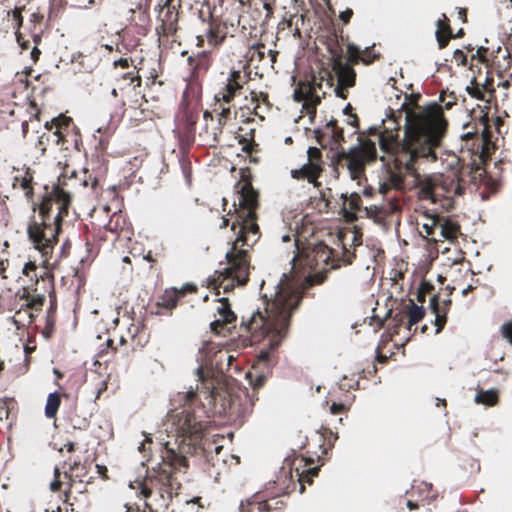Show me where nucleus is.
Instances as JSON below:
<instances>
[{"instance_id":"nucleus-1","label":"nucleus","mask_w":512,"mask_h":512,"mask_svg":"<svg viewBox=\"0 0 512 512\" xmlns=\"http://www.w3.org/2000/svg\"><path fill=\"white\" fill-rule=\"evenodd\" d=\"M421 94L405 95V100L399 108V117H404V137L399 143L400 155L397 165L406 174L417 177L415 162L425 158L437 161V148L442 144L447 121L436 102L421 107L418 101Z\"/></svg>"},{"instance_id":"nucleus-2","label":"nucleus","mask_w":512,"mask_h":512,"mask_svg":"<svg viewBox=\"0 0 512 512\" xmlns=\"http://www.w3.org/2000/svg\"><path fill=\"white\" fill-rule=\"evenodd\" d=\"M280 279L275 286L273 297L262 296L263 310H255L246 323L247 331L254 336L268 338V348L262 349L257 355V364L253 371L246 373V379L253 390L261 388L275 365L272 353L280 346L285 338L292 313L301 303V296L293 291L284 290Z\"/></svg>"},{"instance_id":"nucleus-3","label":"nucleus","mask_w":512,"mask_h":512,"mask_svg":"<svg viewBox=\"0 0 512 512\" xmlns=\"http://www.w3.org/2000/svg\"><path fill=\"white\" fill-rule=\"evenodd\" d=\"M203 393L215 414L235 420H243L251 414L254 402L258 399L254 393L251 396L247 388L236 394L226 388L212 387Z\"/></svg>"},{"instance_id":"nucleus-4","label":"nucleus","mask_w":512,"mask_h":512,"mask_svg":"<svg viewBox=\"0 0 512 512\" xmlns=\"http://www.w3.org/2000/svg\"><path fill=\"white\" fill-rule=\"evenodd\" d=\"M239 206L241 216L239 232L233 248L241 243L242 246L252 247L259 239V227L256 222V209L258 207V192L251 186L244 184L239 192Z\"/></svg>"},{"instance_id":"nucleus-5","label":"nucleus","mask_w":512,"mask_h":512,"mask_svg":"<svg viewBox=\"0 0 512 512\" xmlns=\"http://www.w3.org/2000/svg\"><path fill=\"white\" fill-rule=\"evenodd\" d=\"M316 141L325 146L326 142L332 145L331 150H336V154L344 157L347 160V167L351 173L359 170L364 161L365 156L362 152V145L358 143L352 146L348 151L341 147V142L344 141V131L337 126V121L331 118L326 122L324 128H316L314 130Z\"/></svg>"},{"instance_id":"nucleus-6","label":"nucleus","mask_w":512,"mask_h":512,"mask_svg":"<svg viewBox=\"0 0 512 512\" xmlns=\"http://www.w3.org/2000/svg\"><path fill=\"white\" fill-rule=\"evenodd\" d=\"M64 217L56 215L50 228L33 220L27 227V235L34 248L41 253L45 262L52 257L53 249L58 243V236L62 231Z\"/></svg>"},{"instance_id":"nucleus-7","label":"nucleus","mask_w":512,"mask_h":512,"mask_svg":"<svg viewBox=\"0 0 512 512\" xmlns=\"http://www.w3.org/2000/svg\"><path fill=\"white\" fill-rule=\"evenodd\" d=\"M163 460L170 467V470L159 467V484H160V497L164 499L165 494L171 500L173 497V491L177 495V490L181 488V483L177 482L173 478V474L180 471L181 468L187 469L189 467V461L187 457L179 453L174 448L169 447V443H165V455Z\"/></svg>"},{"instance_id":"nucleus-8","label":"nucleus","mask_w":512,"mask_h":512,"mask_svg":"<svg viewBox=\"0 0 512 512\" xmlns=\"http://www.w3.org/2000/svg\"><path fill=\"white\" fill-rule=\"evenodd\" d=\"M228 267L224 269L226 277L231 280V284L224 287V292H228L235 284L244 286L249 280L250 262L248 259V251L245 249H237L235 252L228 251L225 254Z\"/></svg>"},{"instance_id":"nucleus-9","label":"nucleus","mask_w":512,"mask_h":512,"mask_svg":"<svg viewBox=\"0 0 512 512\" xmlns=\"http://www.w3.org/2000/svg\"><path fill=\"white\" fill-rule=\"evenodd\" d=\"M171 421L179 437L193 438L200 433V423L196 421L193 415L185 410L171 415Z\"/></svg>"},{"instance_id":"nucleus-10","label":"nucleus","mask_w":512,"mask_h":512,"mask_svg":"<svg viewBox=\"0 0 512 512\" xmlns=\"http://www.w3.org/2000/svg\"><path fill=\"white\" fill-rule=\"evenodd\" d=\"M182 290H187L189 292H194L196 290V286L194 284H186L182 287L181 290H178L176 288H172L171 290H166L163 297L162 302L158 303V307L156 311H152V314L160 315L161 307L164 306L168 310H172L176 308L178 304L179 297L183 295Z\"/></svg>"},{"instance_id":"nucleus-11","label":"nucleus","mask_w":512,"mask_h":512,"mask_svg":"<svg viewBox=\"0 0 512 512\" xmlns=\"http://www.w3.org/2000/svg\"><path fill=\"white\" fill-rule=\"evenodd\" d=\"M221 305L217 308L219 319L210 323L212 331L217 332L218 327L224 324H233L236 321V314L232 311L227 298H221Z\"/></svg>"},{"instance_id":"nucleus-12","label":"nucleus","mask_w":512,"mask_h":512,"mask_svg":"<svg viewBox=\"0 0 512 512\" xmlns=\"http://www.w3.org/2000/svg\"><path fill=\"white\" fill-rule=\"evenodd\" d=\"M429 309L435 315L434 319L431 321V323L436 326L435 334H439L447 322V309H441L438 294H434L430 298Z\"/></svg>"},{"instance_id":"nucleus-13","label":"nucleus","mask_w":512,"mask_h":512,"mask_svg":"<svg viewBox=\"0 0 512 512\" xmlns=\"http://www.w3.org/2000/svg\"><path fill=\"white\" fill-rule=\"evenodd\" d=\"M315 152L318 153V149L316 147L310 146L307 150V153ZM299 170L303 173L304 177L308 180L309 183H314L316 179L320 176L322 167L321 163L312 162L310 156L307 158L306 163H304Z\"/></svg>"},{"instance_id":"nucleus-14","label":"nucleus","mask_w":512,"mask_h":512,"mask_svg":"<svg viewBox=\"0 0 512 512\" xmlns=\"http://www.w3.org/2000/svg\"><path fill=\"white\" fill-rule=\"evenodd\" d=\"M180 121L183 126L184 139L188 145H192L195 140L197 118L193 112L185 110Z\"/></svg>"},{"instance_id":"nucleus-15","label":"nucleus","mask_w":512,"mask_h":512,"mask_svg":"<svg viewBox=\"0 0 512 512\" xmlns=\"http://www.w3.org/2000/svg\"><path fill=\"white\" fill-rule=\"evenodd\" d=\"M474 402L487 407H493L498 402V391L496 389H480L475 394Z\"/></svg>"},{"instance_id":"nucleus-16","label":"nucleus","mask_w":512,"mask_h":512,"mask_svg":"<svg viewBox=\"0 0 512 512\" xmlns=\"http://www.w3.org/2000/svg\"><path fill=\"white\" fill-rule=\"evenodd\" d=\"M426 315V309L422 305H417L413 299L407 309L408 326H414L420 322Z\"/></svg>"},{"instance_id":"nucleus-17","label":"nucleus","mask_w":512,"mask_h":512,"mask_svg":"<svg viewBox=\"0 0 512 512\" xmlns=\"http://www.w3.org/2000/svg\"><path fill=\"white\" fill-rule=\"evenodd\" d=\"M60 404L61 394L58 391L49 393L45 405V416L49 419L54 418L58 412Z\"/></svg>"},{"instance_id":"nucleus-18","label":"nucleus","mask_w":512,"mask_h":512,"mask_svg":"<svg viewBox=\"0 0 512 512\" xmlns=\"http://www.w3.org/2000/svg\"><path fill=\"white\" fill-rule=\"evenodd\" d=\"M444 180L442 184V188L447 193H453L454 196H462L465 193L464 185L459 181L458 176L455 175L454 178Z\"/></svg>"},{"instance_id":"nucleus-19","label":"nucleus","mask_w":512,"mask_h":512,"mask_svg":"<svg viewBox=\"0 0 512 512\" xmlns=\"http://www.w3.org/2000/svg\"><path fill=\"white\" fill-rule=\"evenodd\" d=\"M178 161H179V165H180V169L182 171L183 177L185 179V183H186L187 187H190L191 183H192L191 161L187 154H181L179 156Z\"/></svg>"},{"instance_id":"nucleus-20","label":"nucleus","mask_w":512,"mask_h":512,"mask_svg":"<svg viewBox=\"0 0 512 512\" xmlns=\"http://www.w3.org/2000/svg\"><path fill=\"white\" fill-rule=\"evenodd\" d=\"M342 69L339 74V84L345 85L346 87H352L355 85L356 74L355 71L350 69L346 64H341Z\"/></svg>"},{"instance_id":"nucleus-21","label":"nucleus","mask_w":512,"mask_h":512,"mask_svg":"<svg viewBox=\"0 0 512 512\" xmlns=\"http://www.w3.org/2000/svg\"><path fill=\"white\" fill-rule=\"evenodd\" d=\"M230 113L231 111L229 107H223L221 109L217 126L214 128L213 132V142L217 143L219 141V135L222 133V129L225 126L226 120L229 118Z\"/></svg>"},{"instance_id":"nucleus-22","label":"nucleus","mask_w":512,"mask_h":512,"mask_svg":"<svg viewBox=\"0 0 512 512\" xmlns=\"http://www.w3.org/2000/svg\"><path fill=\"white\" fill-rule=\"evenodd\" d=\"M241 80H242L241 71L232 70L230 72V76L228 78V82L225 86V89H230V90H233L236 92L241 90L242 89Z\"/></svg>"},{"instance_id":"nucleus-23","label":"nucleus","mask_w":512,"mask_h":512,"mask_svg":"<svg viewBox=\"0 0 512 512\" xmlns=\"http://www.w3.org/2000/svg\"><path fill=\"white\" fill-rule=\"evenodd\" d=\"M433 289L434 285L431 282L422 279L416 291V299L418 302L424 303L426 295L431 293Z\"/></svg>"},{"instance_id":"nucleus-24","label":"nucleus","mask_w":512,"mask_h":512,"mask_svg":"<svg viewBox=\"0 0 512 512\" xmlns=\"http://www.w3.org/2000/svg\"><path fill=\"white\" fill-rule=\"evenodd\" d=\"M52 210V202L49 199H44L39 205V215L42 218L41 224L47 225L50 228V214Z\"/></svg>"},{"instance_id":"nucleus-25","label":"nucleus","mask_w":512,"mask_h":512,"mask_svg":"<svg viewBox=\"0 0 512 512\" xmlns=\"http://www.w3.org/2000/svg\"><path fill=\"white\" fill-rule=\"evenodd\" d=\"M327 49H328L329 53L331 54V56L333 57V59L336 62H338L339 64H342L344 51H343V47L338 42V40L337 39L332 40L328 44Z\"/></svg>"},{"instance_id":"nucleus-26","label":"nucleus","mask_w":512,"mask_h":512,"mask_svg":"<svg viewBox=\"0 0 512 512\" xmlns=\"http://www.w3.org/2000/svg\"><path fill=\"white\" fill-rule=\"evenodd\" d=\"M52 194H53L54 200L56 202H58L60 205H62V204L70 205V203L72 201V195L69 192L63 190L60 186H54Z\"/></svg>"},{"instance_id":"nucleus-27","label":"nucleus","mask_w":512,"mask_h":512,"mask_svg":"<svg viewBox=\"0 0 512 512\" xmlns=\"http://www.w3.org/2000/svg\"><path fill=\"white\" fill-rule=\"evenodd\" d=\"M319 471V466L310 467L306 470H303L301 473L299 472L298 468H296V476L298 477V481L304 480L308 484H312L313 478L318 475Z\"/></svg>"},{"instance_id":"nucleus-28","label":"nucleus","mask_w":512,"mask_h":512,"mask_svg":"<svg viewBox=\"0 0 512 512\" xmlns=\"http://www.w3.org/2000/svg\"><path fill=\"white\" fill-rule=\"evenodd\" d=\"M375 44H372L371 46H367L365 47V49L362 51V54L363 56L361 57L360 56V59L361 61L365 64V65H370L372 64L375 60L379 59L380 58V54L379 53H376L374 52L372 49L374 47Z\"/></svg>"},{"instance_id":"nucleus-29","label":"nucleus","mask_w":512,"mask_h":512,"mask_svg":"<svg viewBox=\"0 0 512 512\" xmlns=\"http://www.w3.org/2000/svg\"><path fill=\"white\" fill-rule=\"evenodd\" d=\"M388 317L391 319V326L394 329V332L398 333L399 329L404 323V315L401 312L394 314L390 309L386 313V318Z\"/></svg>"},{"instance_id":"nucleus-30","label":"nucleus","mask_w":512,"mask_h":512,"mask_svg":"<svg viewBox=\"0 0 512 512\" xmlns=\"http://www.w3.org/2000/svg\"><path fill=\"white\" fill-rule=\"evenodd\" d=\"M189 64L194 65V69L206 71L209 67V59L207 55H201L197 59L188 58Z\"/></svg>"},{"instance_id":"nucleus-31","label":"nucleus","mask_w":512,"mask_h":512,"mask_svg":"<svg viewBox=\"0 0 512 512\" xmlns=\"http://www.w3.org/2000/svg\"><path fill=\"white\" fill-rule=\"evenodd\" d=\"M55 331V317L54 316H46L45 317V327L42 330V336L48 340L52 337Z\"/></svg>"},{"instance_id":"nucleus-32","label":"nucleus","mask_w":512,"mask_h":512,"mask_svg":"<svg viewBox=\"0 0 512 512\" xmlns=\"http://www.w3.org/2000/svg\"><path fill=\"white\" fill-rule=\"evenodd\" d=\"M437 29L435 31V38L438 42V46L440 49H443L448 44L449 38H446L442 35V19H438L436 21Z\"/></svg>"},{"instance_id":"nucleus-33","label":"nucleus","mask_w":512,"mask_h":512,"mask_svg":"<svg viewBox=\"0 0 512 512\" xmlns=\"http://www.w3.org/2000/svg\"><path fill=\"white\" fill-rule=\"evenodd\" d=\"M71 123H72V119L71 118L59 115L57 118L52 119L51 122L47 121L45 123V127L50 130L52 128V125H56V126H59V127H61V126L68 127Z\"/></svg>"},{"instance_id":"nucleus-34","label":"nucleus","mask_w":512,"mask_h":512,"mask_svg":"<svg viewBox=\"0 0 512 512\" xmlns=\"http://www.w3.org/2000/svg\"><path fill=\"white\" fill-rule=\"evenodd\" d=\"M347 52L350 54L352 60H360V56L362 55L361 48L354 43L347 44Z\"/></svg>"},{"instance_id":"nucleus-35","label":"nucleus","mask_w":512,"mask_h":512,"mask_svg":"<svg viewBox=\"0 0 512 512\" xmlns=\"http://www.w3.org/2000/svg\"><path fill=\"white\" fill-rule=\"evenodd\" d=\"M501 332L503 338L512 344V321L503 324L501 327Z\"/></svg>"},{"instance_id":"nucleus-36","label":"nucleus","mask_w":512,"mask_h":512,"mask_svg":"<svg viewBox=\"0 0 512 512\" xmlns=\"http://www.w3.org/2000/svg\"><path fill=\"white\" fill-rule=\"evenodd\" d=\"M49 298H50V305L48 307L46 316H54L55 317V313L57 310V300H56L55 293L51 292L49 294Z\"/></svg>"},{"instance_id":"nucleus-37","label":"nucleus","mask_w":512,"mask_h":512,"mask_svg":"<svg viewBox=\"0 0 512 512\" xmlns=\"http://www.w3.org/2000/svg\"><path fill=\"white\" fill-rule=\"evenodd\" d=\"M348 409V406L347 404H345V402H333L330 406V412L331 414H339V413H342L344 411H346Z\"/></svg>"},{"instance_id":"nucleus-38","label":"nucleus","mask_w":512,"mask_h":512,"mask_svg":"<svg viewBox=\"0 0 512 512\" xmlns=\"http://www.w3.org/2000/svg\"><path fill=\"white\" fill-rule=\"evenodd\" d=\"M45 301L46 298L44 295H36L31 299L30 304L35 310H39L44 305Z\"/></svg>"},{"instance_id":"nucleus-39","label":"nucleus","mask_w":512,"mask_h":512,"mask_svg":"<svg viewBox=\"0 0 512 512\" xmlns=\"http://www.w3.org/2000/svg\"><path fill=\"white\" fill-rule=\"evenodd\" d=\"M294 460L290 457H286L284 459V465L282 466V473L285 475H289L292 478V465Z\"/></svg>"},{"instance_id":"nucleus-40","label":"nucleus","mask_w":512,"mask_h":512,"mask_svg":"<svg viewBox=\"0 0 512 512\" xmlns=\"http://www.w3.org/2000/svg\"><path fill=\"white\" fill-rule=\"evenodd\" d=\"M183 400L185 403L187 404H190L192 402H194L197 398V392L195 390L192 389V387L183 393Z\"/></svg>"},{"instance_id":"nucleus-41","label":"nucleus","mask_w":512,"mask_h":512,"mask_svg":"<svg viewBox=\"0 0 512 512\" xmlns=\"http://www.w3.org/2000/svg\"><path fill=\"white\" fill-rule=\"evenodd\" d=\"M352 15H353V11H352V9L347 8L346 10H344V11L340 12V14H339V19H340L344 24H347V23L350 21V19H351Z\"/></svg>"},{"instance_id":"nucleus-42","label":"nucleus","mask_w":512,"mask_h":512,"mask_svg":"<svg viewBox=\"0 0 512 512\" xmlns=\"http://www.w3.org/2000/svg\"><path fill=\"white\" fill-rule=\"evenodd\" d=\"M330 435V438L328 439L330 447H333L335 441L338 439V434L333 433V431L329 428L324 429L323 437H327V435Z\"/></svg>"},{"instance_id":"nucleus-43","label":"nucleus","mask_w":512,"mask_h":512,"mask_svg":"<svg viewBox=\"0 0 512 512\" xmlns=\"http://www.w3.org/2000/svg\"><path fill=\"white\" fill-rule=\"evenodd\" d=\"M225 90H226V92L222 95V100L225 103H230L234 99L236 91H233L230 89H225Z\"/></svg>"},{"instance_id":"nucleus-44","label":"nucleus","mask_w":512,"mask_h":512,"mask_svg":"<svg viewBox=\"0 0 512 512\" xmlns=\"http://www.w3.org/2000/svg\"><path fill=\"white\" fill-rule=\"evenodd\" d=\"M211 352L212 347L209 343H203L202 346L199 348V353L201 355H204L205 357H208Z\"/></svg>"},{"instance_id":"nucleus-45","label":"nucleus","mask_w":512,"mask_h":512,"mask_svg":"<svg viewBox=\"0 0 512 512\" xmlns=\"http://www.w3.org/2000/svg\"><path fill=\"white\" fill-rule=\"evenodd\" d=\"M140 493L144 498H149L152 494V490L144 484L140 485Z\"/></svg>"},{"instance_id":"nucleus-46","label":"nucleus","mask_w":512,"mask_h":512,"mask_svg":"<svg viewBox=\"0 0 512 512\" xmlns=\"http://www.w3.org/2000/svg\"><path fill=\"white\" fill-rule=\"evenodd\" d=\"M71 244H70V241L69 240H66L62 246H61V249H60V257H66L68 252L67 250L70 248Z\"/></svg>"},{"instance_id":"nucleus-47","label":"nucleus","mask_w":512,"mask_h":512,"mask_svg":"<svg viewBox=\"0 0 512 512\" xmlns=\"http://www.w3.org/2000/svg\"><path fill=\"white\" fill-rule=\"evenodd\" d=\"M61 485H62V482L59 480V479H54L51 483H50V489L53 491V492H58L60 491L61 489Z\"/></svg>"},{"instance_id":"nucleus-48","label":"nucleus","mask_w":512,"mask_h":512,"mask_svg":"<svg viewBox=\"0 0 512 512\" xmlns=\"http://www.w3.org/2000/svg\"><path fill=\"white\" fill-rule=\"evenodd\" d=\"M422 228L425 230L427 235H433L434 234V230H435V223L434 222L431 223V224L424 223L422 225Z\"/></svg>"},{"instance_id":"nucleus-49","label":"nucleus","mask_w":512,"mask_h":512,"mask_svg":"<svg viewBox=\"0 0 512 512\" xmlns=\"http://www.w3.org/2000/svg\"><path fill=\"white\" fill-rule=\"evenodd\" d=\"M34 270H35V265L31 262H28L25 264V266L23 268V274L26 276H29L30 272L34 271Z\"/></svg>"},{"instance_id":"nucleus-50","label":"nucleus","mask_w":512,"mask_h":512,"mask_svg":"<svg viewBox=\"0 0 512 512\" xmlns=\"http://www.w3.org/2000/svg\"><path fill=\"white\" fill-rule=\"evenodd\" d=\"M69 206L68 204H62L59 206L58 208V215H61L63 217L67 216L68 214V211H69Z\"/></svg>"},{"instance_id":"nucleus-51","label":"nucleus","mask_w":512,"mask_h":512,"mask_svg":"<svg viewBox=\"0 0 512 512\" xmlns=\"http://www.w3.org/2000/svg\"><path fill=\"white\" fill-rule=\"evenodd\" d=\"M290 173H291V177L293 179H297V180L306 179L304 177L303 173H301V170H299V169H292Z\"/></svg>"},{"instance_id":"nucleus-52","label":"nucleus","mask_w":512,"mask_h":512,"mask_svg":"<svg viewBox=\"0 0 512 512\" xmlns=\"http://www.w3.org/2000/svg\"><path fill=\"white\" fill-rule=\"evenodd\" d=\"M258 510L259 512H269L271 510V506L267 502H259Z\"/></svg>"},{"instance_id":"nucleus-53","label":"nucleus","mask_w":512,"mask_h":512,"mask_svg":"<svg viewBox=\"0 0 512 512\" xmlns=\"http://www.w3.org/2000/svg\"><path fill=\"white\" fill-rule=\"evenodd\" d=\"M354 387H356V388H358V387H359V381H358V380H357V381H355V382H354V384H348V385H346V384H340V385H339V388H340L341 390H344V391H348L349 389H352V388H354Z\"/></svg>"},{"instance_id":"nucleus-54","label":"nucleus","mask_w":512,"mask_h":512,"mask_svg":"<svg viewBox=\"0 0 512 512\" xmlns=\"http://www.w3.org/2000/svg\"><path fill=\"white\" fill-rule=\"evenodd\" d=\"M30 54L33 61L36 62L40 57L41 51L36 46H34Z\"/></svg>"},{"instance_id":"nucleus-55","label":"nucleus","mask_w":512,"mask_h":512,"mask_svg":"<svg viewBox=\"0 0 512 512\" xmlns=\"http://www.w3.org/2000/svg\"><path fill=\"white\" fill-rule=\"evenodd\" d=\"M293 100L297 103H300L302 102L303 100V96L301 95V93L299 92L298 89H295L294 90V93H293Z\"/></svg>"},{"instance_id":"nucleus-56","label":"nucleus","mask_w":512,"mask_h":512,"mask_svg":"<svg viewBox=\"0 0 512 512\" xmlns=\"http://www.w3.org/2000/svg\"><path fill=\"white\" fill-rule=\"evenodd\" d=\"M466 91H467V93H468L470 96L475 97V96H476V94H477L478 88H475V87H472V86H467V87H466Z\"/></svg>"},{"instance_id":"nucleus-57","label":"nucleus","mask_w":512,"mask_h":512,"mask_svg":"<svg viewBox=\"0 0 512 512\" xmlns=\"http://www.w3.org/2000/svg\"><path fill=\"white\" fill-rule=\"evenodd\" d=\"M406 505H407V508H408L409 510H416V509H418V503H417V502H414V501L408 500V501H407V503H406Z\"/></svg>"},{"instance_id":"nucleus-58","label":"nucleus","mask_w":512,"mask_h":512,"mask_svg":"<svg viewBox=\"0 0 512 512\" xmlns=\"http://www.w3.org/2000/svg\"><path fill=\"white\" fill-rule=\"evenodd\" d=\"M149 442H151V439H150V438H149V439H148V438H146V439H145V441H143V442L139 445V447H138L139 451H140V452H144V451L146 450V444H147V443H149Z\"/></svg>"},{"instance_id":"nucleus-59","label":"nucleus","mask_w":512,"mask_h":512,"mask_svg":"<svg viewBox=\"0 0 512 512\" xmlns=\"http://www.w3.org/2000/svg\"><path fill=\"white\" fill-rule=\"evenodd\" d=\"M65 446H66L68 452H73V451H75L76 443L68 442Z\"/></svg>"},{"instance_id":"nucleus-60","label":"nucleus","mask_w":512,"mask_h":512,"mask_svg":"<svg viewBox=\"0 0 512 512\" xmlns=\"http://www.w3.org/2000/svg\"><path fill=\"white\" fill-rule=\"evenodd\" d=\"M203 118H204L205 120H209V119H210V120H213V114H212V112H211V111H208V110L204 111V113H203Z\"/></svg>"},{"instance_id":"nucleus-61","label":"nucleus","mask_w":512,"mask_h":512,"mask_svg":"<svg viewBox=\"0 0 512 512\" xmlns=\"http://www.w3.org/2000/svg\"><path fill=\"white\" fill-rule=\"evenodd\" d=\"M363 194H364L366 197H370V196H372V194H373V188H371V187H366V188L363 190Z\"/></svg>"},{"instance_id":"nucleus-62","label":"nucleus","mask_w":512,"mask_h":512,"mask_svg":"<svg viewBox=\"0 0 512 512\" xmlns=\"http://www.w3.org/2000/svg\"><path fill=\"white\" fill-rule=\"evenodd\" d=\"M21 127H22L23 135L25 136L26 133L28 132L29 125L26 121H24V122H22Z\"/></svg>"},{"instance_id":"nucleus-63","label":"nucleus","mask_w":512,"mask_h":512,"mask_svg":"<svg viewBox=\"0 0 512 512\" xmlns=\"http://www.w3.org/2000/svg\"><path fill=\"white\" fill-rule=\"evenodd\" d=\"M451 302H452V301H451V299H446V300H444V301H443L444 306H443V307H441V309H447V311H448V310H449V308H450Z\"/></svg>"},{"instance_id":"nucleus-64","label":"nucleus","mask_w":512,"mask_h":512,"mask_svg":"<svg viewBox=\"0 0 512 512\" xmlns=\"http://www.w3.org/2000/svg\"><path fill=\"white\" fill-rule=\"evenodd\" d=\"M239 512H248L246 507H245V502L244 501H241V503H240Z\"/></svg>"}]
</instances>
